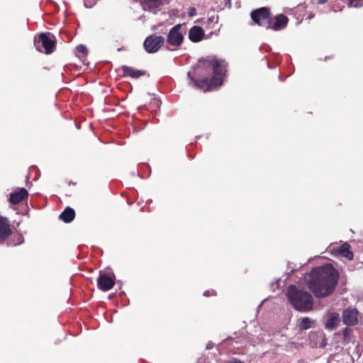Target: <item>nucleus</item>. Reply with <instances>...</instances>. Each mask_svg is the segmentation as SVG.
Listing matches in <instances>:
<instances>
[{"mask_svg": "<svg viewBox=\"0 0 363 363\" xmlns=\"http://www.w3.org/2000/svg\"><path fill=\"white\" fill-rule=\"evenodd\" d=\"M304 280L316 297L323 298L333 292L338 281V273L329 264L313 269L304 276Z\"/></svg>", "mask_w": 363, "mask_h": 363, "instance_id": "f257e3e1", "label": "nucleus"}, {"mask_svg": "<svg viewBox=\"0 0 363 363\" xmlns=\"http://www.w3.org/2000/svg\"><path fill=\"white\" fill-rule=\"evenodd\" d=\"M289 303L297 311H308L313 308L312 296L307 291L298 289L296 286H289L287 291Z\"/></svg>", "mask_w": 363, "mask_h": 363, "instance_id": "f03ea898", "label": "nucleus"}, {"mask_svg": "<svg viewBox=\"0 0 363 363\" xmlns=\"http://www.w3.org/2000/svg\"><path fill=\"white\" fill-rule=\"evenodd\" d=\"M211 65L213 69L212 79L209 80L206 78L202 81H196L191 79L192 86L206 91L222 84L223 76L225 72L224 67L220 65V62L216 59L211 60Z\"/></svg>", "mask_w": 363, "mask_h": 363, "instance_id": "7ed1b4c3", "label": "nucleus"}, {"mask_svg": "<svg viewBox=\"0 0 363 363\" xmlns=\"http://www.w3.org/2000/svg\"><path fill=\"white\" fill-rule=\"evenodd\" d=\"M164 38L161 35H151L144 41V48L148 53H155L164 45Z\"/></svg>", "mask_w": 363, "mask_h": 363, "instance_id": "20e7f679", "label": "nucleus"}, {"mask_svg": "<svg viewBox=\"0 0 363 363\" xmlns=\"http://www.w3.org/2000/svg\"><path fill=\"white\" fill-rule=\"evenodd\" d=\"M251 17L254 22L260 26H269V10L262 7L251 13Z\"/></svg>", "mask_w": 363, "mask_h": 363, "instance_id": "39448f33", "label": "nucleus"}, {"mask_svg": "<svg viewBox=\"0 0 363 363\" xmlns=\"http://www.w3.org/2000/svg\"><path fill=\"white\" fill-rule=\"evenodd\" d=\"M182 27L181 24H177L170 30L167 35V42L169 45L179 46L182 44L184 39Z\"/></svg>", "mask_w": 363, "mask_h": 363, "instance_id": "423d86ee", "label": "nucleus"}, {"mask_svg": "<svg viewBox=\"0 0 363 363\" xmlns=\"http://www.w3.org/2000/svg\"><path fill=\"white\" fill-rule=\"evenodd\" d=\"M41 43L42 46L45 48L46 54L52 53L55 48V41L53 36H50V34L42 33L39 37V41L36 44V48L38 50L41 51L39 48L38 44Z\"/></svg>", "mask_w": 363, "mask_h": 363, "instance_id": "0eeeda50", "label": "nucleus"}, {"mask_svg": "<svg viewBox=\"0 0 363 363\" xmlns=\"http://www.w3.org/2000/svg\"><path fill=\"white\" fill-rule=\"evenodd\" d=\"M358 311L355 308H348L342 313V319L345 325H354L357 323Z\"/></svg>", "mask_w": 363, "mask_h": 363, "instance_id": "6e6552de", "label": "nucleus"}, {"mask_svg": "<svg viewBox=\"0 0 363 363\" xmlns=\"http://www.w3.org/2000/svg\"><path fill=\"white\" fill-rule=\"evenodd\" d=\"M97 284L99 288L101 290L107 291L113 288L114 285V281L111 277L107 276L106 274H100L97 280Z\"/></svg>", "mask_w": 363, "mask_h": 363, "instance_id": "1a4fd4ad", "label": "nucleus"}, {"mask_svg": "<svg viewBox=\"0 0 363 363\" xmlns=\"http://www.w3.org/2000/svg\"><path fill=\"white\" fill-rule=\"evenodd\" d=\"M11 233V231L7 219L0 217V242H3Z\"/></svg>", "mask_w": 363, "mask_h": 363, "instance_id": "9d476101", "label": "nucleus"}, {"mask_svg": "<svg viewBox=\"0 0 363 363\" xmlns=\"http://www.w3.org/2000/svg\"><path fill=\"white\" fill-rule=\"evenodd\" d=\"M340 322V316L337 313L330 312L328 314V320L325 323V328L328 330L335 329Z\"/></svg>", "mask_w": 363, "mask_h": 363, "instance_id": "9b49d317", "label": "nucleus"}, {"mask_svg": "<svg viewBox=\"0 0 363 363\" xmlns=\"http://www.w3.org/2000/svg\"><path fill=\"white\" fill-rule=\"evenodd\" d=\"M163 0H142V6L145 11L156 13V9L162 6Z\"/></svg>", "mask_w": 363, "mask_h": 363, "instance_id": "f8f14e48", "label": "nucleus"}, {"mask_svg": "<svg viewBox=\"0 0 363 363\" xmlns=\"http://www.w3.org/2000/svg\"><path fill=\"white\" fill-rule=\"evenodd\" d=\"M203 36V30L201 27L194 26L189 32V39L194 43L201 40Z\"/></svg>", "mask_w": 363, "mask_h": 363, "instance_id": "ddd939ff", "label": "nucleus"}, {"mask_svg": "<svg viewBox=\"0 0 363 363\" xmlns=\"http://www.w3.org/2000/svg\"><path fill=\"white\" fill-rule=\"evenodd\" d=\"M121 70L124 76H129L132 78H138L145 74L143 71L138 70L128 66H122Z\"/></svg>", "mask_w": 363, "mask_h": 363, "instance_id": "4468645a", "label": "nucleus"}, {"mask_svg": "<svg viewBox=\"0 0 363 363\" xmlns=\"http://www.w3.org/2000/svg\"><path fill=\"white\" fill-rule=\"evenodd\" d=\"M27 196L28 191L26 189L22 188L18 191L11 194L9 200L12 203L16 204L27 197Z\"/></svg>", "mask_w": 363, "mask_h": 363, "instance_id": "2eb2a0df", "label": "nucleus"}, {"mask_svg": "<svg viewBox=\"0 0 363 363\" xmlns=\"http://www.w3.org/2000/svg\"><path fill=\"white\" fill-rule=\"evenodd\" d=\"M75 212L70 207H67L65 211L60 215V218L65 223H69L74 218Z\"/></svg>", "mask_w": 363, "mask_h": 363, "instance_id": "dca6fc26", "label": "nucleus"}, {"mask_svg": "<svg viewBox=\"0 0 363 363\" xmlns=\"http://www.w3.org/2000/svg\"><path fill=\"white\" fill-rule=\"evenodd\" d=\"M287 21V18L285 16L282 14L278 15L276 17L275 23L272 28L275 30H281L286 26Z\"/></svg>", "mask_w": 363, "mask_h": 363, "instance_id": "f3484780", "label": "nucleus"}, {"mask_svg": "<svg viewBox=\"0 0 363 363\" xmlns=\"http://www.w3.org/2000/svg\"><path fill=\"white\" fill-rule=\"evenodd\" d=\"M337 252L348 259H352L353 254L350 251V246L347 243H344L337 250Z\"/></svg>", "mask_w": 363, "mask_h": 363, "instance_id": "a211bd4d", "label": "nucleus"}, {"mask_svg": "<svg viewBox=\"0 0 363 363\" xmlns=\"http://www.w3.org/2000/svg\"><path fill=\"white\" fill-rule=\"evenodd\" d=\"M313 320L311 318L306 317L301 320L299 323V329L301 330H305L311 328Z\"/></svg>", "mask_w": 363, "mask_h": 363, "instance_id": "6ab92c4d", "label": "nucleus"}, {"mask_svg": "<svg viewBox=\"0 0 363 363\" xmlns=\"http://www.w3.org/2000/svg\"><path fill=\"white\" fill-rule=\"evenodd\" d=\"M311 337H316L318 340L321 341V342H320V343H318V342L315 343L313 345L314 347H323L327 344L326 339L322 333H313V334H311Z\"/></svg>", "mask_w": 363, "mask_h": 363, "instance_id": "aec40b11", "label": "nucleus"}, {"mask_svg": "<svg viewBox=\"0 0 363 363\" xmlns=\"http://www.w3.org/2000/svg\"><path fill=\"white\" fill-rule=\"evenodd\" d=\"M77 50L79 53H81L83 55H86L87 53V49H86V46L82 45L77 46Z\"/></svg>", "mask_w": 363, "mask_h": 363, "instance_id": "412c9836", "label": "nucleus"}, {"mask_svg": "<svg viewBox=\"0 0 363 363\" xmlns=\"http://www.w3.org/2000/svg\"><path fill=\"white\" fill-rule=\"evenodd\" d=\"M343 335H344V341H345V342L347 341L348 336H349V332H348V330H345L344 331V334H343Z\"/></svg>", "mask_w": 363, "mask_h": 363, "instance_id": "4be33fe9", "label": "nucleus"}, {"mask_svg": "<svg viewBox=\"0 0 363 363\" xmlns=\"http://www.w3.org/2000/svg\"><path fill=\"white\" fill-rule=\"evenodd\" d=\"M328 0H318V3L320 4H325Z\"/></svg>", "mask_w": 363, "mask_h": 363, "instance_id": "5701e85b", "label": "nucleus"}, {"mask_svg": "<svg viewBox=\"0 0 363 363\" xmlns=\"http://www.w3.org/2000/svg\"><path fill=\"white\" fill-rule=\"evenodd\" d=\"M203 295L206 296H209V291H206V292H204Z\"/></svg>", "mask_w": 363, "mask_h": 363, "instance_id": "b1692460", "label": "nucleus"}, {"mask_svg": "<svg viewBox=\"0 0 363 363\" xmlns=\"http://www.w3.org/2000/svg\"><path fill=\"white\" fill-rule=\"evenodd\" d=\"M190 75H191V74H190V72H189V73H188V76H189V77H190Z\"/></svg>", "mask_w": 363, "mask_h": 363, "instance_id": "393cba45", "label": "nucleus"}]
</instances>
